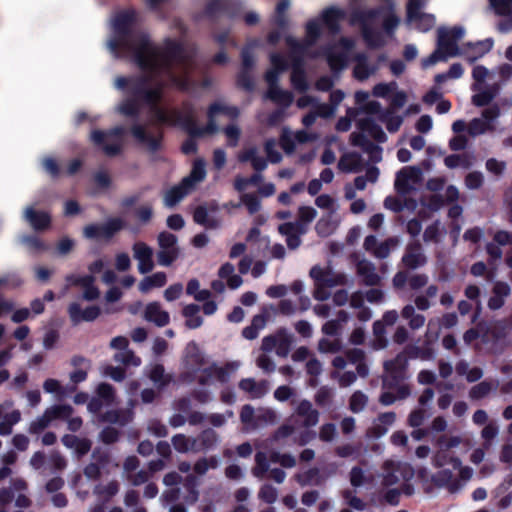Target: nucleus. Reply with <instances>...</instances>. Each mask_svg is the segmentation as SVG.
<instances>
[{"label":"nucleus","mask_w":512,"mask_h":512,"mask_svg":"<svg viewBox=\"0 0 512 512\" xmlns=\"http://www.w3.org/2000/svg\"><path fill=\"white\" fill-rule=\"evenodd\" d=\"M184 54V46L177 40L166 38L163 48H160L150 39L149 34H143L138 39L133 62L143 72L159 75L167 72L171 74L173 82L180 85V80L172 74V69L174 64L184 60ZM183 86L184 83H181V87Z\"/></svg>","instance_id":"f257e3e1"},{"label":"nucleus","mask_w":512,"mask_h":512,"mask_svg":"<svg viewBox=\"0 0 512 512\" xmlns=\"http://www.w3.org/2000/svg\"><path fill=\"white\" fill-rule=\"evenodd\" d=\"M137 18L138 12L134 8L121 10L114 16L113 37L109 40L108 46L116 56L131 54L132 60H135L138 39L141 35L147 34L146 32L132 33Z\"/></svg>","instance_id":"f03ea898"},{"label":"nucleus","mask_w":512,"mask_h":512,"mask_svg":"<svg viewBox=\"0 0 512 512\" xmlns=\"http://www.w3.org/2000/svg\"><path fill=\"white\" fill-rule=\"evenodd\" d=\"M183 363L186 372L182 373L183 380L192 381L197 379L201 385H211L216 382H224V367L212 364L204 367L206 359L196 342L191 341L187 344L184 351Z\"/></svg>","instance_id":"7ed1b4c3"},{"label":"nucleus","mask_w":512,"mask_h":512,"mask_svg":"<svg viewBox=\"0 0 512 512\" xmlns=\"http://www.w3.org/2000/svg\"><path fill=\"white\" fill-rule=\"evenodd\" d=\"M125 133L126 130L121 125L115 126L107 131L94 129L90 133V141L107 156L113 157L121 153V139Z\"/></svg>","instance_id":"20e7f679"},{"label":"nucleus","mask_w":512,"mask_h":512,"mask_svg":"<svg viewBox=\"0 0 512 512\" xmlns=\"http://www.w3.org/2000/svg\"><path fill=\"white\" fill-rule=\"evenodd\" d=\"M181 128L188 134V138L182 143L181 151L186 155L195 154L198 150L197 138L211 134L213 124L199 126L192 111L185 113V117H181Z\"/></svg>","instance_id":"39448f33"},{"label":"nucleus","mask_w":512,"mask_h":512,"mask_svg":"<svg viewBox=\"0 0 512 512\" xmlns=\"http://www.w3.org/2000/svg\"><path fill=\"white\" fill-rule=\"evenodd\" d=\"M382 11V8H372L360 11L354 15V18L362 24V37L369 49H378L385 45L381 33L367 25L369 22L377 19Z\"/></svg>","instance_id":"423d86ee"},{"label":"nucleus","mask_w":512,"mask_h":512,"mask_svg":"<svg viewBox=\"0 0 512 512\" xmlns=\"http://www.w3.org/2000/svg\"><path fill=\"white\" fill-rule=\"evenodd\" d=\"M157 76H159V74H153L151 72L128 77L119 76L115 80V86L120 90H127L131 95L130 97L141 101L148 86L154 82Z\"/></svg>","instance_id":"0eeeda50"},{"label":"nucleus","mask_w":512,"mask_h":512,"mask_svg":"<svg viewBox=\"0 0 512 512\" xmlns=\"http://www.w3.org/2000/svg\"><path fill=\"white\" fill-rule=\"evenodd\" d=\"M408 356L405 351L398 353L393 359L384 362V370L387 376L383 379V386L393 389L405 378L408 368Z\"/></svg>","instance_id":"6e6552de"},{"label":"nucleus","mask_w":512,"mask_h":512,"mask_svg":"<svg viewBox=\"0 0 512 512\" xmlns=\"http://www.w3.org/2000/svg\"><path fill=\"white\" fill-rule=\"evenodd\" d=\"M124 221L120 218H111L103 224H89L84 227V236L87 239L110 240L124 227Z\"/></svg>","instance_id":"1a4fd4ad"},{"label":"nucleus","mask_w":512,"mask_h":512,"mask_svg":"<svg viewBox=\"0 0 512 512\" xmlns=\"http://www.w3.org/2000/svg\"><path fill=\"white\" fill-rule=\"evenodd\" d=\"M346 13L338 7L325 8L320 14V24H322L331 35H337L341 32V22L345 20Z\"/></svg>","instance_id":"9d476101"},{"label":"nucleus","mask_w":512,"mask_h":512,"mask_svg":"<svg viewBox=\"0 0 512 512\" xmlns=\"http://www.w3.org/2000/svg\"><path fill=\"white\" fill-rule=\"evenodd\" d=\"M401 261L406 268L412 270L422 267L427 263L422 245L418 240L408 243Z\"/></svg>","instance_id":"9b49d317"},{"label":"nucleus","mask_w":512,"mask_h":512,"mask_svg":"<svg viewBox=\"0 0 512 512\" xmlns=\"http://www.w3.org/2000/svg\"><path fill=\"white\" fill-rule=\"evenodd\" d=\"M130 132L137 142L147 147L148 151L155 153L162 147L163 134L160 132L157 136L149 134L141 124H135Z\"/></svg>","instance_id":"f8f14e48"},{"label":"nucleus","mask_w":512,"mask_h":512,"mask_svg":"<svg viewBox=\"0 0 512 512\" xmlns=\"http://www.w3.org/2000/svg\"><path fill=\"white\" fill-rule=\"evenodd\" d=\"M68 313L72 323L77 325L82 321H94L101 314V309L96 305H92L83 310L80 304L73 302L68 307Z\"/></svg>","instance_id":"ddd939ff"},{"label":"nucleus","mask_w":512,"mask_h":512,"mask_svg":"<svg viewBox=\"0 0 512 512\" xmlns=\"http://www.w3.org/2000/svg\"><path fill=\"white\" fill-rule=\"evenodd\" d=\"M134 257L138 260V270L141 274H147L154 268L153 251L144 242H137L133 245Z\"/></svg>","instance_id":"4468645a"},{"label":"nucleus","mask_w":512,"mask_h":512,"mask_svg":"<svg viewBox=\"0 0 512 512\" xmlns=\"http://www.w3.org/2000/svg\"><path fill=\"white\" fill-rule=\"evenodd\" d=\"M278 230L286 236L287 247L294 250L301 245L300 235L306 232V227H303L302 223L286 222L279 225Z\"/></svg>","instance_id":"2eb2a0df"},{"label":"nucleus","mask_w":512,"mask_h":512,"mask_svg":"<svg viewBox=\"0 0 512 512\" xmlns=\"http://www.w3.org/2000/svg\"><path fill=\"white\" fill-rule=\"evenodd\" d=\"M438 38H437V50H440V53L444 55V57L447 59V57H454L458 55H463V47L459 48L457 45V42H455L451 36H449L447 29L445 28H439L438 31Z\"/></svg>","instance_id":"dca6fc26"},{"label":"nucleus","mask_w":512,"mask_h":512,"mask_svg":"<svg viewBox=\"0 0 512 512\" xmlns=\"http://www.w3.org/2000/svg\"><path fill=\"white\" fill-rule=\"evenodd\" d=\"M355 66L353 68V77L358 81H365L378 70V65H370L368 56L364 52L356 53L353 57Z\"/></svg>","instance_id":"f3484780"},{"label":"nucleus","mask_w":512,"mask_h":512,"mask_svg":"<svg viewBox=\"0 0 512 512\" xmlns=\"http://www.w3.org/2000/svg\"><path fill=\"white\" fill-rule=\"evenodd\" d=\"M286 44L290 48L289 58L291 60L292 71L304 70V56L308 49L302 46L300 41L292 36L286 38Z\"/></svg>","instance_id":"a211bd4d"},{"label":"nucleus","mask_w":512,"mask_h":512,"mask_svg":"<svg viewBox=\"0 0 512 512\" xmlns=\"http://www.w3.org/2000/svg\"><path fill=\"white\" fill-rule=\"evenodd\" d=\"M350 142L353 146L362 148L373 160L379 161L381 159V147L370 141L365 134L361 132L351 133Z\"/></svg>","instance_id":"6ab92c4d"},{"label":"nucleus","mask_w":512,"mask_h":512,"mask_svg":"<svg viewBox=\"0 0 512 512\" xmlns=\"http://www.w3.org/2000/svg\"><path fill=\"white\" fill-rule=\"evenodd\" d=\"M144 318L146 321L152 322L158 327H164L170 322L169 313L161 308L159 302L147 304L144 311Z\"/></svg>","instance_id":"aec40b11"},{"label":"nucleus","mask_w":512,"mask_h":512,"mask_svg":"<svg viewBox=\"0 0 512 512\" xmlns=\"http://www.w3.org/2000/svg\"><path fill=\"white\" fill-rule=\"evenodd\" d=\"M25 219L35 231L47 230L51 225V216L44 211H37L33 207L25 210Z\"/></svg>","instance_id":"412c9836"},{"label":"nucleus","mask_w":512,"mask_h":512,"mask_svg":"<svg viewBox=\"0 0 512 512\" xmlns=\"http://www.w3.org/2000/svg\"><path fill=\"white\" fill-rule=\"evenodd\" d=\"M431 483L438 488H447L449 492H456L459 487V481L454 477L453 472L449 469H442L431 475Z\"/></svg>","instance_id":"4be33fe9"},{"label":"nucleus","mask_w":512,"mask_h":512,"mask_svg":"<svg viewBox=\"0 0 512 512\" xmlns=\"http://www.w3.org/2000/svg\"><path fill=\"white\" fill-rule=\"evenodd\" d=\"M150 111L154 115L157 123L168 126H181L180 118L185 117V114L181 113L177 109H173L168 112L164 108L160 107V105L151 108Z\"/></svg>","instance_id":"5701e85b"},{"label":"nucleus","mask_w":512,"mask_h":512,"mask_svg":"<svg viewBox=\"0 0 512 512\" xmlns=\"http://www.w3.org/2000/svg\"><path fill=\"white\" fill-rule=\"evenodd\" d=\"M322 53L333 72H339L347 66L348 54L346 52H337L333 46H326L323 48Z\"/></svg>","instance_id":"b1692460"},{"label":"nucleus","mask_w":512,"mask_h":512,"mask_svg":"<svg viewBox=\"0 0 512 512\" xmlns=\"http://www.w3.org/2000/svg\"><path fill=\"white\" fill-rule=\"evenodd\" d=\"M356 270L366 286H377L381 281L380 276L376 272L375 265L368 260H360L356 265Z\"/></svg>","instance_id":"393cba45"},{"label":"nucleus","mask_w":512,"mask_h":512,"mask_svg":"<svg viewBox=\"0 0 512 512\" xmlns=\"http://www.w3.org/2000/svg\"><path fill=\"white\" fill-rule=\"evenodd\" d=\"M217 442V434L213 429L202 431L197 437L192 438L191 447L193 452H201L212 449Z\"/></svg>","instance_id":"a878e982"},{"label":"nucleus","mask_w":512,"mask_h":512,"mask_svg":"<svg viewBox=\"0 0 512 512\" xmlns=\"http://www.w3.org/2000/svg\"><path fill=\"white\" fill-rule=\"evenodd\" d=\"M297 415L303 417V426L306 428L315 426L319 421V412L313 409L308 400H302L297 407Z\"/></svg>","instance_id":"bb28decb"},{"label":"nucleus","mask_w":512,"mask_h":512,"mask_svg":"<svg viewBox=\"0 0 512 512\" xmlns=\"http://www.w3.org/2000/svg\"><path fill=\"white\" fill-rule=\"evenodd\" d=\"M338 167L343 172L358 173L363 169L362 156L357 152L348 153L340 158Z\"/></svg>","instance_id":"cd10ccee"},{"label":"nucleus","mask_w":512,"mask_h":512,"mask_svg":"<svg viewBox=\"0 0 512 512\" xmlns=\"http://www.w3.org/2000/svg\"><path fill=\"white\" fill-rule=\"evenodd\" d=\"M165 84L162 81H157L153 87L148 86L141 100V103L146 104L149 108L156 107L163 99Z\"/></svg>","instance_id":"c85d7f7f"},{"label":"nucleus","mask_w":512,"mask_h":512,"mask_svg":"<svg viewBox=\"0 0 512 512\" xmlns=\"http://www.w3.org/2000/svg\"><path fill=\"white\" fill-rule=\"evenodd\" d=\"M321 37V24L317 19L309 20L305 25V38L300 44L309 49L314 46Z\"/></svg>","instance_id":"c756f323"},{"label":"nucleus","mask_w":512,"mask_h":512,"mask_svg":"<svg viewBox=\"0 0 512 512\" xmlns=\"http://www.w3.org/2000/svg\"><path fill=\"white\" fill-rule=\"evenodd\" d=\"M191 191H192V189L190 187H188V185H185L184 181L181 180V182L178 185L173 186L166 192L165 198H164L166 206H168V207L175 206Z\"/></svg>","instance_id":"7c9ffc66"},{"label":"nucleus","mask_w":512,"mask_h":512,"mask_svg":"<svg viewBox=\"0 0 512 512\" xmlns=\"http://www.w3.org/2000/svg\"><path fill=\"white\" fill-rule=\"evenodd\" d=\"M403 350L409 359L431 360L435 354L429 342H426L424 346L409 344Z\"/></svg>","instance_id":"2f4dec72"},{"label":"nucleus","mask_w":512,"mask_h":512,"mask_svg":"<svg viewBox=\"0 0 512 512\" xmlns=\"http://www.w3.org/2000/svg\"><path fill=\"white\" fill-rule=\"evenodd\" d=\"M432 464L436 468L451 465L453 469H458L462 465V462L458 457L451 455L449 451H445V449H438L432 457Z\"/></svg>","instance_id":"473e14b6"},{"label":"nucleus","mask_w":512,"mask_h":512,"mask_svg":"<svg viewBox=\"0 0 512 512\" xmlns=\"http://www.w3.org/2000/svg\"><path fill=\"white\" fill-rule=\"evenodd\" d=\"M205 176V163L202 159H197L193 163L190 174L184 177L182 180L184 181L185 185H188V187L193 190L198 182L204 180Z\"/></svg>","instance_id":"72a5a7b5"},{"label":"nucleus","mask_w":512,"mask_h":512,"mask_svg":"<svg viewBox=\"0 0 512 512\" xmlns=\"http://www.w3.org/2000/svg\"><path fill=\"white\" fill-rule=\"evenodd\" d=\"M200 306L197 304H188L182 309V315L186 318L185 325L189 329L199 328L203 323V318L199 315Z\"/></svg>","instance_id":"f704fd0d"},{"label":"nucleus","mask_w":512,"mask_h":512,"mask_svg":"<svg viewBox=\"0 0 512 512\" xmlns=\"http://www.w3.org/2000/svg\"><path fill=\"white\" fill-rule=\"evenodd\" d=\"M267 97L274 103L282 106L283 109L288 108L294 100L292 92L283 90L280 87L269 88Z\"/></svg>","instance_id":"c9c22d12"},{"label":"nucleus","mask_w":512,"mask_h":512,"mask_svg":"<svg viewBox=\"0 0 512 512\" xmlns=\"http://www.w3.org/2000/svg\"><path fill=\"white\" fill-rule=\"evenodd\" d=\"M358 125L362 131L368 132L369 135L377 142L383 143L387 140V136L383 131L382 127L379 124H377L373 119H362Z\"/></svg>","instance_id":"e433bc0d"},{"label":"nucleus","mask_w":512,"mask_h":512,"mask_svg":"<svg viewBox=\"0 0 512 512\" xmlns=\"http://www.w3.org/2000/svg\"><path fill=\"white\" fill-rule=\"evenodd\" d=\"M186 295L193 297L197 302H202L212 298V292L208 289H201L200 282L197 278H192L187 282Z\"/></svg>","instance_id":"4c0bfd02"},{"label":"nucleus","mask_w":512,"mask_h":512,"mask_svg":"<svg viewBox=\"0 0 512 512\" xmlns=\"http://www.w3.org/2000/svg\"><path fill=\"white\" fill-rule=\"evenodd\" d=\"M140 104V100L133 97H128L121 102L118 107V111L125 117L138 119L141 112Z\"/></svg>","instance_id":"58836bf2"},{"label":"nucleus","mask_w":512,"mask_h":512,"mask_svg":"<svg viewBox=\"0 0 512 512\" xmlns=\"http://www.w3.org/2000/svg\"><path fill=\"white\" fill-rule=\"evenodd\" d=\"M149 379L158 386L159 389H163L170 384L172 376L165 373L164 366L162 364H155L149 371Z\"/></svg>","instance_id":"ea45409f"},{"label":"nucleus","mask_w":512,"mask_h":512,"mask_svg":"<svg viewBox=\"0 0 512 512\" xmlns=\"http://www.w3.org/2000/svg\"><path fill=\"white\" fill-rule=\"evenodd\" d=\"M267 316L265 314H257L253 317L251 324L242 330V336L248 340L258 337L259 331L266 325Z\"/></svg>","instance_id":"a19ab883"},{"label":"nucleus","mask_w":512,"mask_h":512,"mask_svg":"<svg viewBox=\"0 0 512 512\" xmlns=\"http://www.w3.org/2000/svg\"><path fill=\"white\" fill-rule=\"evenodd\" d=\"M50 422L56 419L66 420L69 419L73 413L72 406L68 404L53 405L45 410Z\"/></svg>","instance_id":"79ce46f5"},{"label":"nucleus","mask_w":512,"mask_h":512,"mask_svg":"<svg viewBox=\"0 0 512 512\" xmlns=\"http://www.w3.org/2000/svg\"><path fill=\"white\" fill-rule=\"evenodd\" d=\"M193 220L195 223L202 225L205 228H215L218 226V221L209 216L207 208L203 205L195 208Z\"/></svg>","instance_id":"37998d69"},{"label":"nucleus","mask_w":512,"mask_h":512,"mask_svg":"<svg viewBox=\"0 0 512 512\" xmlns=\"http://www.w3.org/2000/svg\"><path fill=\"white\" fill-rule=\"evenodd\" d=\"M493 47V40L492 39H486L484 41H478L476 43L467 42L463 44V51L464 54L467 53V50H473L477 53L476 56L472 58V60L477 59L478 57L483 56L484 54L488 53Z\"/></svg>","instance_id":"c03bdc74"},{"label":"nucleus","mask_w":512,"mask_h":512,"mask_svg":"<svg viewBox=\"0 0 512 512\" xmlns=\"http://www.w3.org/2000/svg\"><path fill=\"white\" fill-rule=\"evenodd\" d=\"M289 6V0H280L276 5L273 22L280 29H285L288 25L286 11L288 10Z\"/></svg>","instance_id":"a18cd8bd"},{"label":"nucleus","mask_w":512,"mask_h":512,"mask_svg":"<svg viewBox=\"0 0 512 512\" xmlns=\"http://www.w3.org/2000/svg\"><path fill=\"white\" fill-rule=\"evenodd\" d=\"M498 385V382H496L495 385H493L491 382L489 381H482L476 385H474L470 391H469V397L472 399V400H480V399H483L485 398L491 391L493 388L497 387Z\"/></svg>","instance_id":"49530a36"},{"label":"nucleus","mask_w":512,"mask_h":512,"mask_svg":"<svg viewBox=\"0 0 512 512\" xmlns=\"http://www.w3.org/2000/svg\"><path fill=\"white\" fill-rule=\"evenodd\" d=\"M399 244L397 237H389L374 249V256L379 259H385L390 255V252Z\"/></svg>","instance_id":"de8ad7c7"},{"label":"nucleus","mask_w":512,"mask_h":512,"mask_svg":"<svg viewBox=\"0 0 512 512\" xmlns=\"http://www.w3.org/2000/svg\"><path fill=\"white\" fill-rule=\"evenodd\" d=\"M381 120L385 122L386 129L390 133L397 132L403 123V118L399 115H394L393 111L390 109L382 114Z\"/></svg>","instance_id":"09e8293b"},{"label":"nucleus","mask_w":512,"mask_h":512,"mask_svg":"<svg viewBox=\"0 0 512 512\" xmlns=\"http://www.w3.org/2000/svg\"><path fill=\"white\" fill-rule=\"evenodd\" d=\"M269 461L270 459L267 458V455L264 452L258 451L255 454L256 466L253 469V475L258 478L263 477L265 473L269 471Z\"/></svg>","instance_id":"8fccbe9b"},{"label":"nucleus","mask_w":512,"mask_h":512,"mask_svg":"<svg viewBox=\"0 0 512 512\" xmlns=\"http://www.w3.org/2000/svg\"><path fill=\"white\" fill-rule=\"evenodd\" d=\"M412 22L415 23L417 30L420 32H428L435 25V16L433 14L422 13L417 15Z\"/></svg>","instance_id":"3c124183"},{"label":"nucleus","mask_w":512,"mask_h":512,"mask_svg":"<svg viewBox=\"0 0 512 512\" xmlns=\"http://www.w3.org/2000/svg\"><path fill=\"white\" fill-rule=\"evenodd\" d=\"M368 397L360 390L355 391L349 400V409L353 413L361 412L367 405Z\"/></svg>","instance_id":"603ef678"},{"label":"nucleus","mask_w":512,"mask_h":512,"mask_svg":"<svg viewBox=\"0 0 512 512\" xmlns=\"http://www.w3.org/2000/svg\"><path fill=\"white\" fill-rule=\"evenodd\" d=\"M178 256L179 248L160 249V251L157 253V261L159 265L168 267L172 265L174 261H176Z\"/></svg>","instance_id":"864d4df0"},{"label":"nucleus","mask_w":512,"mask_h":512,"mask_svg":"<svg viewBox=\"0 0 512 512\" xmlns=\"http://www.w3.org/2000/svg\"><path fill=\"white\" fill-rule=\"evenodd\" d=\"M291 83L293 87L299 92H305L308 90L309 85L304 70L292 71L291 72Z\"/></svg>","instance_id":"5fc2aeb1"},{"label":"nucleus","mask_w":512,"mask_h":512,"mask_svg":"<svg viewBox=\"0 0 512 512\" xmlns=\"http://www.w3.org/2000/svg\"><path fill=\"white\" fill-rule=\"evenodd\" d=\"M114 360L124 365L139 366L141 364V359L137 357L133 351L128 349L116 353L114 355Z\"/></svg>","instance_id":"6e6d98bb"},{"label":"nucleus","mask_w":512,"mask_h":512,"mask_svg":"<svg viewBox=\"0 0 512 512\" xmlns=\"http://www.w3.org/2000/svg\"><path fill=\"white\" fill-rule=\"evenodd\" d=\"M269 459L273 463H279L284 468H292L296 465L294 456L289 453L281 454L279 452L273 451L270 453Z\"/></svg>","instance_id":"4d7b16f0"},{"label":"nucleus","mask_w":512,"mask_h":512,"mask_svg":"<svg viewBox=\"0 0 512 512\" xmlns=\"http://www.w3.org/2000/svg\"><path fill=\"white\" fill-rule=\"evenodd\" d=\"M496 93L492 89H485L472 96V103L477 107L488 106L495 98Z\"/></svg>","instance_id":"13d9d810"},{"label":"nucleus","mask_w":512,"mask_h":512,"mask_svg":"<svg viewBox=\"0 0 512 512\" xmlns=\"http://www.w3.org/2000/svg\"><path fill=\"white\" fill-rule=\"evenodd\" d=\"M240 420L247 427L255 428L258 426V419L255 418L254 408L249 404H246L241 408Z\"/></svg>","instance_id":"bf43d9fd"},{"label":"nucleus","mask_w":512,"mask_h":512,"mask_svg":"<svg viewBox=\"0 0 512 512\" xmlns=\"http://www.w3.org/2000/svg\"><path fill=\"white\" fill-rule=\"evenodd\" d=\"M241 202L244 204L250 214L257 213L261 208L259 197L253 193H246L241 196Z\"/></svg>","instance_id":"052dcab7"},{"label":"nucleus","mask_w":512,"mask_h":512,"mask_svg":"<svg viewBox=\"0 0 512 512\" xmlns=\"http://www.w3.org/2000/svg\"><path fill=\"white\" fill-rule=\"evenodd\" d=\"M444 164L449 169L457 168L458 166H462L464 168L470 167V162L466 155L459 154H451L444 158Z\"/></svg>","instance_id":"680f3d73"},{"label":"nucleus","mask_w":512,"mask_h":512,"mask_svg":"<svg viewBox=\"0 0 512 512\" xmlns=\"http://www.w3.org/2000/svg\"><path fill=\"white\" fill-rule=\"evenodd\" d=\"M92 459L96 464L102 469L107 468V466L111 462V454L107 449H103L101 447H96L92 452Z\"/></svg>","instance_id":"e2e57ef3"},{"label":"nucleus","mask_w":512,"mask_h":512,"mask_svg":"<svg viewBox=\"0 0 512 512\" xmlns=\"http://www.w3.org/2000/svg\"><path fill=\"white\" fill-rule=\"evenodd\" d=\"M191 441L192 438H189L184 434H176L172 437L173 447L180 453H186L190 450L192 451Z\"/></svg>","instance_id":"0e129e2a"},{"label":"nucleus","mask_w":512,"mask_h":512,"mask_svg":"<svg viewBox=\"0 0 512 512\" xmlns=\"http://www.w3.org/2000/svg\"><path fill=\"white\" fill-rule=\"evenodd\" d=\"M119 437V430L111 426L104 427L99 434V439L106 445L116 443L119 440Z\"/></svg>","instance_id":"69168bd1"},{"label":"nucleus","mask_w":512,"mask_h":512,"mask_svg":"<svg viewBox=\"0 0 512 512\" xmlns=\"http://www.w3.org/2000/svg\"><path fill=\"white\" fill-rule=\"evenodd\" d=\"M317 215V211L311 206H300L298 209V220L296 223H302L303 227L311 223Z\"/></svg>","instance_id":"338daca9"},{"label":"nucleus","mask_w":512,"mask_h":512,"mask_svg":"<svg viewBox=\"0 0 512 512\" xmlns=\"http://www.w3.org/2000/svg\"><path fill=\"white\" fill-rule=\"evenodd\" d=\"M342 345L340 340H329L327 338H322L319 341L318 349L322 353H337L341 351Z\"/></svg>","instance_id":"774afa93"}]
</instances>
